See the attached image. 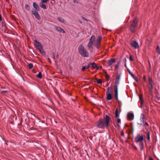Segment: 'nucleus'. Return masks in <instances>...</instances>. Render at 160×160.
I'll use <instances>...</instances> for the list:
<instances>
[{"instance_id": "obj_24", "label": "nucleus", "mask_w": 160, "mask_h": 160, "mask_svg": "<svg viewBox=\"0 0 160 160\" xmlns=\"http://www.w3.org/2000/svg\"><path fill=\"white\" fill-rule=\"evenodd\" d=\"M111 88L109 87L107 89V93H111Z\"/></svg>"}, {"instance_id": "obj_22", "label": "nucleus", "mask_w": 160, "mask_h": 160, "mask_svg": "<svg viewBox=\"0 0 160 160\" xmlns=\"http://www.w3.org/2000/svg\"><path fill=\"white\" fill-rule=\"evenodd\" d=\"M37 77L38 78L41 79L42 78V73L40 72H39L38 73L37 75Z\"/></svg>"}, {"instance_id": "obj_21", "label": "nucleus", "mask_w": 160, "mask_h": 160, "mask_svg": "<svg viewBox=\"0 0 160 160\" xmlns=\"http://www.w3.org/2000/svg\"><path fill=\"white\" fill-rule=\"evenodd\" d=\"M149 84L150 86H151V88H152V80L151 78H149Z\"/></svg>"}, {"instance_id": "obj_3", "label": "nucleus", "mask_w": 160, "mask_h": 160, "mask_svg": "<svg viewBox=\"0 0 160 160\" xmlns=\"http://www.w3.org/2000/svg\"><path fill=\"white\" fill-rule=\"evenodd\" d=\"M78 51L82 57H87L88 56V53L82 44H81L79 46Z\"/></svg>"}, {"instance_id": "obj_7", "label": "nucleus", "mask_w": 160, "mask_h": 160, "mask_svg": "<svg viewBox=\"0 0 160 160\" xmlns=\"http://www.w3.org/2000/svg\"><path fill=\"white\" fill-rule=\"evenodd\" d=\"M114 92H115V95L114 97L115 98L117 99V100H118V86L117 85H114Z\"/></svg>"}, {"instance_id": "obj_37", "label": "nucleus", "mask_w": 160, "mask_h": 160, "mask_svg": "<svg viewBox=\"0 0 160 160\" xmlns=\"http://www.w3.org/2000/svg\"><path fill=\"white\" fill-rule=\"evenodd\" d=\"M129 59L131 61H133V58L132 56H130Z\"/></svg>"}, {"instance_id": "obj_52", "label": "nucleus", "mask_w": 160, "mask_h": 160, "mask_svg": "<svg viewBox=\"0 0 160 160\" xmlns=\"http://www.w3.org/2000/svg\"><path fill=\"white\" fill-rule=\"evenodd\" d=\"M0 160H1L0 159Z\"/></svg>"}, {"instance_id": "obj_27", "label": "nucleus", "mask_w": 160, "mask_h": 160, "mask_svg": "<svg viewBox=\"0 0 160 160\" xmlns=\"http://www.w3.org/2000/svg\"><path fill=\"white\" fill-rule=\"evenodd\" d=\"M25 8L28 11L30 10V7L28 4H26L25 5Z\"/></svg>"}, {"instance_id": "obj_25", "label": "nucleus", "mask_w": 160, "mask_h": 160, "mask_svg": "<svg viewBox=\"0 0 160 160\" xmlns=\"http://www.w3.org/2000/svg\"><path fill=\"white\" fill-rule=\"evenodd\" d=\"M156 51L158 54H160V49L159 46H157L156 48Z\"/></svg>"}, {"instance_id": "obj_14", "label": "nucleus", "mask_w": 160, "mask_h": 160, "mask_svg": "<svg viewBox=\"0 0 160 160\" xmlns=\"http://www.w3.org/2000/svg\"><path fill=\"white\" fill-rule=\"evenodd\" d=\"M33 8L35 9H36L37 10H39V7L36 3L35 2H33Z\"/></svg>"}, {"instance_id": "obj_50", "label": "nucleus", "mask_w": 160, "mask_h": 160, "mask_svg": "<svg viewBox=\"0 0 160 160\" xmlns=\"http://www.w3.org/2000/svg\"><path fill=\"white\" fill-rule=\"evenodd\" d=\"M83 18V19H84V20H86V18Z\"/></svg>"}, {"instance_id": "obj_46", "label": "nucleus", "mask_w": 160, "mask_h": 160, "mask_svg": "<svg viewBox=\"0 0 160 160\" xmlns=\"http://www.w3.org/2000/svg\"><path fill=\"white\" fill-rule=\"evenodd\" d=\"M2 18L1 17V14H0V21H2Z\"/></svg>"}, {"instance_id": "obj_38", "label": "nucleus", "mask_w": 160, "mask_h": 160, "mask_svg": "<svg viewBox=\"0 0 160 160\" xmlns=\"http://www.w3.org/2000/svg\"><path fill=\"white\" fill-rule=\"evenodd\" d=\"M120 75H118L116 77V79L117 80H119L120 79Z\"/></svg>"}, {"instance_id": "obj_31", "label": "nucleus", "mask_w": 160, "mask_h": 160, "mask_svg": "<svg viewBox=\"0 0 160 160\" xmlns=\"http://www.w3.org/2000/svg\"><path fill=\"white\" fill-rule=\"evenodd\" d=\"M28 66L30 69H32L33 67V64L31 63H29L28 64Z\"/></svg>"}, {"instance_id": "obj_40", "label": "nucleus", "mask_w": 160, "mask_h": 160, "mask_svg": "<svg viewBox=\"0 0 160 160\" xmlns=\"http://www.w3.org/2000/svg\"><path fill=\"white\" fill-rule=\"evenodd\" d=\"M123 62H124V63H126V62H127V60H126V58H124L123 60Z\"/></svg>"}, {"instance_id": "obj_51", "label": "nucleus", "mask_w": 160, "mask_h": 160, "mask_svg": "<svg viewBox=\"0 0 160 160\" xmlns=\"http://www.w3.org/2000/svg\"><path fill=\"white\" fill-rule=\"evenodd\" d=\"M55 0H51L52 1H54Z\"/></svg>"}, {"instance_id": "obj_23", "label": "nucleus", "mask_w": 160, "mask_h": 160, "mask_svg": "<svg viewBox=\"0 0 160 160\" xmlns=\"http://www.w3.org/2000/svg\"><path fill=\"white\" fill-rule=\"evenodd\" d=\"M140 148L141 151H142L143 148V142H141L140 143Z\"/></svg>"}, {"instance_id": "obj_10", "label": "nucleus", "mask_w": 160, "mask_h": 160, "mask_svg": "<svg viewBox=\"0 0 160 160\" xmlns=\"http://www.w3.org/2000/svg\"><path fill=\"white\" fill-rule=\"evenodd\" d=\"M130 44L132 47H134L135 48L137 49L139 47L138 43L134 41H132Z\"/></svg>"}, {"instance_id": "obj_8", "label": "nucleus", "mask_w": 160, "mask_h": 160, "mask_svg": "<svg viewBox=\"0 0 160 160\" xmlns=\"http://www.w3.org/2000/svg\"><path fill=\"white\" fill-rule=\"evenodd\" d=\"M144 118L145 116L144 115L143 113H142L140 116V122H138V124L140 125H142L144 123Z\"/></svg>"}, {"instance_id": "obj_42", "label": "nucleus", "mask_w": 160, "mask_h": 160, "mask_svg": "<svg viewBox=\"0 0 160 160\" xmlns=\"http://www.w3.org/2000/svg\"><path fill=\"white\" fill-rule=\"evenodd\" d=\"M148 62H149V66H150V69L151 68V65L150 62L149 60H148Z\"/></svg>"}, {"instance_id": "obj_34", "label": "nucleus", "mask_w": 160, "mask_h": 160, "mask_svg": "<svg viewBox=\"0 0 160 160\" xmlns=\"http://www.w3.org/2000/svg\"><path fill=\"white\" fill-rule=\"evenodd\" d=\"M139 99H140V101L141 102L142 104V103L143 101L142 98V97L140 96H139Z\"/></svg>"}, {"instance_id": "obj_9", "label": "nucleus", "mask_w": 160, "mask_h": 160, "mask_svg": "<svg viewBox=\"0 0 160 160\" xmlns=\"http://www.w3.org/2000/svg\"><path fill=\"white\" fill-rule=\"evenodd\" d=\"M32 14L34 15L36 18L38 20L40 19V17L38 12L35 10L32 11Z\"/></svg>"}, {"instance_id": "obj_15", "label": "nucleus", "mask_w": 160, "mask_h": 160, "mask_svg": "<svg viewBox=\"0 0 160 160\" xmlns=\"http://www.w3.org/2000/svg\"><path fill=\"white\" fill-rule=\"evenodd\" d=\"M90 65H91L92 67L94 68H96L97 70L98 69V68L97 67V65L94 63H90Z\"/></svg>"}, {"instance_id": "obj_49", "label": "nucleus", "mask_w": 160, "mask_h": 160, "mask_svg": "<svg viewBox=\"0 0 160 160\" xmlns=\"http://www.w3.org/2000/svg\"><path fill=\"white\" fill-rule=\"evenodd\" d=\"M150 90L152 89V88H151V86H150Z\"/></svg>"}, {"instance_id": "obj_33", "label": "nucleus", "mask_w": 160, "mask_h": 160, "mask_svg": "<svg viewBox=\"0 0 160 160\" xmlns=\"http://www.w3.org/2000/svg\"><path fill=\"white\" fill-rule=\"evenodd\" d=\"M49 0H41L42 2L43 3H47Z\"/></svg>"}, {"instance_id": "obj_6", "label": "nucleus", "mask_w": 160, "mask_h": 160, "mask_svg": "<svg viewBox=\"0 0 160 160\" xmlns=\"http://www.w3.org/2000/svg\"><path fill=\"white\" fill-rule=\"evenodd\" d=\"M143 140V136L142 134H138L136 138H135V141L136 142H139L140 143L141 142H142Z\"/></svg>"}, {"instance_id": "obj_44", "label": "nucleus", "mask_w": 160, "mask_h": 160, "mask_svg": "<svg viewBox=\"0 0 160 160\" xmlns=\"http://www.w3.org/2000/svg\"><path fill=\"white\" fill-rule=\"evenodd\" d=\"M73 2L75 3H78V2L76 0H73Z\"/></svg>"}, {"instance_id": "obj_30", "label": "nucleus", "mask_w": 160, "mask_h": 160, "mask_svg": "<svg viewBox=\"0 0 160 160\" xmlns=\"http://www.w3.org/2000/svg\"><path fill=\"white\" fill-rule=\"evenodd\" d=\"M121 122V119H120L118 118L117 120V124L118 127H120V125L119 124V123H120Z\"/></svg>"}, {"instance_id": "obj_35", "label": "nucleus", "mask_w": 160, "mask_h": 160, "mask_svg": "<svg viewBox=\"0 0 160 160\" xmlns=\"http://www.w3.org/2000/svg\"><path fill=\"white\" fill-rule=\"evenodd\" d=\"M133 78L135 80V81L137 82H138V78L136 77L134 75V76H132Z\"/></svg>"}, {"instance_id": "obj_13", "label": "nucleus", "mask_w": 160, "mask_h": 160, "mask_svg": "<svg viewBox=\"0 0 160 160\" xmlns=\"http://www.w3.org/2000/svg\"><path fill=\"white\" fill-rule=\"evenodd\" d=\"M127 117L129 120H132L134 118V114L132 113H129Z\"/></svg>"}, {"instance_id": "obj_28", "label": "nucleus", "mask_w": 160, "mask_h": 160, "mask_svg": "<svg viewBox=\"0 0 160 160\" xmlns=\"http://www.w3.org/2000/svg\"><path fill=\"white\" fill-rule=\"evenodd\" d=\"M96 82L98 84H101L102 83V81L100 79H97Z\"/></svg>"}, {"instance_id": "obj_5", "label": "nucleus", "mask_w": 160, "mask_h": 160, "mask_svg": "<svg viewBox=\"0 0 160 160\" xmlns=\"http://www.w3.org/2000/svg\"><path fill=\"white\" fill-rule=\"evenodd\" d=\"M34 45L35 47L41 53H44V51L42 49L41 44L37 40L34 41Z\"/></svg>"}, {"instance_id": "obj_36", "label": "nucleus", "mask_w": 160, "mask_h": 160, "mask_svg": "<svg viewBox=\"0 0 160 160\" xmlns=\"http://www.w3.org/2000/svg\"><path fill=\"white\" fill-rule=\"evenodd\" d=\"M119 63H120V62H118L117 64V65H116L115 66V69H116V68H118V65H119Z\"/></svg>"}, {"instance_id": "obj_4", "label": "nucleus", "mask_w": 160, "mask_h": 160, "mask_svg": "<svg viewBox=\"0 0 160 160\" xmlns=\"http://www.w3.org/2000/svg\"><path fill=\"white\" fill-rule=\"evenodd\" d=\"M138 22V21L137 18H135L132 22V23L130 24V29L132 32H135V28L137 25Z\"/></svg>"}, {"instance_id": "obj_19", "label": "nucleus", "mask_w": 160, "mask_h": 160, "mask_svg": "<svg viewBox=\"0 0 160 160\" xmlns=\"http://www.w3.org/2000/svg\"><path fill=\"white\" fill-rule=\"evenodd\" d=\"M90 67V64H88V65L86 66H83L82 67V71H84L85 69H88Z\"/></svg>"}, {"instance_id": "obj_41", "label": "nucleus", "mask_w": 160, "mask_h": 160, "mask_svg": "<svg viewBox=\"0 0 160 160\" xmlns=\"http://www.w3.org/2000/svg\"><path fill=\"white\" fill-rule=\"evenodd\" d=\"M115 83H116V85H117V86L119 84V80H118V81H116V82H115Z\"/></svg>"}, {"instance_id": "obj_20", "label": "nucleus", "mask_w": 160, "mask_h": 160, "mask_svg": "<svg viewBox=\"0 0 160 160\" xmlns=\"http://www.w3.org/2000/svg\"><path fill=\"white\" fill-rule=\"evenodd\" d=\"M115 116L116 118H118L119 116V113L117 108L116 109L115 111Z\"/></svg>"}, {"instance_id": "obj_32", "label": "nucleus", "mask_w": 160, "mask_h": 160, "mask_svg": "<svg viewBox=\"0 0 160 160\" xmlns=\"http://www.w3.org/2000/svg\"><path fill=\"white\" fill-rule=\"evenodd\" d=\"M147 135H148V137H147L148 139V140H149L150 139V132L148 131V132Z\"/></svg>"}, {"instance_id": "obj_16", "label": "nucleus", "mask_w": 160, "mask_h": 160, "mask_svg": "<svg viewBox=\"0 0 160 160\" xmlns=\"http://www.w3.org/2000/svg\"><path fill=\"white\" fill-rule=\"evenodd\" d=\"M107 99L108 100H110L112 98V96L111 93H107Z\"/></svg>"}, {"instance_id": "obj_29", "label": "nucleus", "mask_w": 160, "mask_h": 160, "mask_svg": "<svg viewBox=\"0 0 160 160\" xmlns=\"http://www.w3.org/2000/svg\"><path fill=\"white\" fill-rule=\"evenodd\" d=\"M105 76L106 80L108 81L109 79V75L107 73H106V74L105 75Z\"/></svg>"}, {"instance_id": "obj_18", "label": "nucleus", "mask_w": 160, "mask_h": 160, "mask_svg": "<svg viewBox=\"0 0 160 160\" xmlns=\"http://www.w3.org/2000/svg\"><path fill=\"white\" fill-rule=\"evenodd\" d=\"M45 3H43L42 2L40 3V6L42 8L44 9H47L46 6V5L44 4Z\"/></svg>"}, {"instance_id": "obj_48", "label": "nucleus", "mask_w": 160, "mask_h": 160, "mask_svg": "<svg viewBox=\"0 0 160 160\" xmlns=\"http://www.w3.org/2000/svg\"><path fill=\"white\" fill-rule=\"evenodd\" d=\"M143 79L144 81L145 80V76H144L143 77Z\"/></svg>"}, {"instance_id": "obj_17", "label": "nucleus", "mask_w": 160, "mask_h": 160, "mask_svg": "<svg viewBox=\"0 0 160 160\" xmlns=\"http://www.w3.org/2000/svg\"><path fill=\"white\" fill-rule=\"evenodd\" d=\"M58 20L61 22L65 23V20L64 19L61 17H59L58 18Z\"/></svg>"}, {"instance_id": "obj_39", "label": "nucleus", "mask_w": 160, "mask_h": 160, "mask_svg": "<svg viewBox=\"0 0 160 160\" xmlns=\"http://www.w3.org/2000/svg\"><path fill=\"white\" fill-rule=\"evenodd\" d=\"M7 92H8V91H1V93L2 94L5 93H7Z\"/></svg>"}, {"instance_id": "obj_11", "label": "nucleus", "mask_w": 160, "mask_h": 160, "mask_svg": "<svg viewBox=\"0 0 160 160\" xmlns=\"http://www.w3.org/2000/svg\"><path fill=\"white\" fill-rule=\"evenodd\" d=\"M55 29L58 32H62L63 33H65V31L61 28L55 26Z\"/></svg>"}, {"instance_id": "obj_2", "label": "nucleus", "mask_w": 160, "mask_h": 160, "mask_svg": "<svg viewBox=\"0 0 160 160\" xmlns=\"http://www.w3.org/2000/svg\"><path fill=\"white\" fill-rule=\"evenodd\" d=\"M110 118L108 115H106L103 118H100L96 123L97 127L102 129L105 127L107 128L109 124Z\"/></svg>"}, {"instance_id": "obj_43", "label": "nucleus", "mask_w": 160, "mask_h": 160, "mask_svg": "<svg viewBox=\"0 0 160 160\" xmlns=\"http://www.w3.org/2000/svg\"><path fill=\"white\" fill-rule=\"evenodd\" d=\"M144 125H145L147 126L148 125V123L147 122H145L144 123Z\"/></svg>"}, {"instance_id": "obj_45", "label": "nucleus", "mask_w": 160, "mask_h": 160, "mask_svg": "<svg viewBox=\"0 0 160 160\" xmlns=\"http://www.w3.org/2000/svg\"><path fill=\"white\" fill-rule=\"evenodd\" d=\"M124 66L125 68H127H127H128L127 66V65H126V63H124Z\"/></svg>"}, {"instance_id": "obj_47", "label": "nucleus", "mask_w": 160, "mask_h": 160, "mask_svg": "<svg viewBox=\"0 0 160 160\" xmlns=\"http://www.w3.org/2000/svg\"><path fill=\"white\" fill-rule=\"evenodd\" d=\"M149 160H153L152 158L150 157L149 158Z\"/></svg>"}, {"instance_id": "obj_1", "label": "nucleus", "mask_w": 160, "mask_h": 160, "mask_svg": "<svg viewBox=\"0 0 160 160\" xmlns=\"http://www.w3.org/2000/svg\"><path fill=\"white\" fill-rule=\"evenodd\" d=\"M102 38L101 36H98L97 40L95 41V36L93 35L91 37L88 44V47L91 52H92L93 50L92 46L93 44L97 48H99Z\"/></svg>"}, {"instance_id": "obj_26", "label": "nucleus", "mask_w": 160, "mask_h": 160, "mask_svg": "<svg viewBox=\"0 0 160 160\" xmlns=\"http://www.w3.org/2000/svg\"><path fill=\"white\" fill-rule=\"evenodd\" d=\"M127 70L131 76H134V74H132L130 70L128 68H127Z\"/></svg>"}, {"instance_id": "obj_12", "label": "nucleus", "mask_w": 160, "mask_h": 160, "mask_svg": "<svg viewBox=\"0 0 160 160\" xmlns=\"http://www.w3.org/2000/svg\"><path fill=\"white\" fill-rule=\"evenodd\" d=\"M115 62V59H112L110 60H108L107 62V64L108 66H111Z\"/></svg>"}]
</instances>
